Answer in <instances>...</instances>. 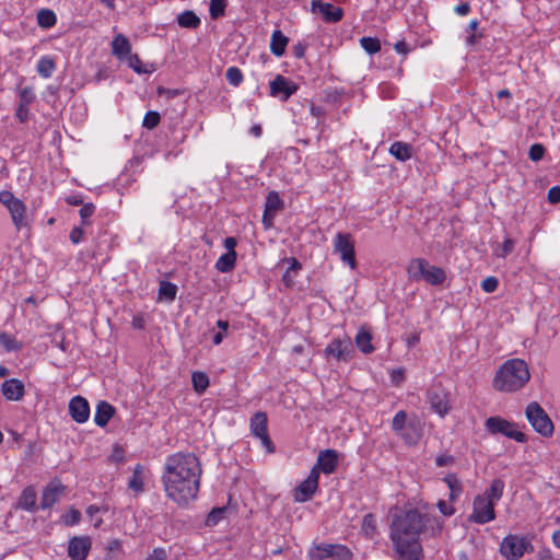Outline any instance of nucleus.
I'll list each match as a JSON object with an SVG mask.
<instances>
[{
  "label": "nucleus",
  "mask_w": 560,
  "mask_h": 560,
  "mask_svg": "<svg viewBox=\"0 0 560 560\" xmlns=\"http://www.w3.org/2000/svg\"><path fill=\"white\" fill-rule=\"evenodd\" d=\"M441 521L416 509L394 515L390 523L389 538L397 556L408 559H422L423 549L420 534L436 537L441 534Z\"/></svg>",
  "instance_id": "1"
},
{
  "label": "nucleus",
  "mask_w": 560,
  "mask_h": 560,
  "mask_svg": "<svg viewBox=\"0 0 560 560\" xmlns=\"http://www.w3.org/2000/svg\"><path fill=\"white\" fill-rule=\"evenodd\" d=\"M202 468L192 453L178 452L170 455L164 464L162 482L166 497L180 506L197 498Z\"/></svg>",
  "instance_id": "2"
},
{
  "label": "nucleus",
  "mask_w": 560,
  "mask_h": 560,
  "mask_svg": "<svg viewBox=\"0 0 560 560\" xmlns=\"http://www.w3.org/2000/svg\"><path fill=\"white\" fill-rule=\"evenodd\" d=\"M530 374L525 361L511 359L505 361L497 371L493 387L500 392H516L525 386Z\"/></svg>",
  "instance_id": "3"
},
{
  "label": "nucleus",
  "mask_w": 560,
  "mask_h": 560,
  "mask_svg": "<svg viewBox=\"0 0 560 560\" xmlns=\"http://www.w3.org/2000/svg\"><path fill=\"white\" fill-rule=\"evenodd\" d=\"M407 272L411 280L424 281L431 285H440L446 279L444 269L431 265L424 258H412L407 267Z\"/></svg>",
  "instance_id": "4"
},
{
  "label": "nucleus",
  "mask_w": 560,
  "mask_h": 560,
  "mask_svg": "<svg viewBox=\"0 0 560 560\" xmlns=\"http://www.w3.org/2000/svg\"><path fill=\"white\" fill-rule=\"evenodd\" d=\"M311 560H352V551L341 544H313L307 551Z\"/></svg>",
  "instance_id": "5"
},
{
  "label": "nucleus",
  "mask_w": 560,
  "mask_h": 560,
  "mask_svg": "<svg viewBox=\"0 0 560 560\" xmlns=\"http://www.w3.org/2000/svg\"><path fill=\"white\" fill-rule=\"evenodd\" d=\"M532 550L533 546L529 540L517 535H508L500 546V552L506 560H518Z\"/></svg>",
  "instance_id": "6"
},
{
  "label": "nucleus",
  "mask_w": 560,
  "mask_h": 560,
  "mask_svg": "<svg viewBox=\"0 0 560 560\" xmlns=\"http://www.w3.org/2000/svg\"><path fill=\"white\" fill-rule=\"evenodd\" d=\"M332 252L352 270L357 267L354 241L351 234L338 232L332 240Z\"/></svg>",
  "instance_id": "7"
},
{
  "label": "nucleus",
  "mask_w": 560,
  "mask_h": 560,
  "mask_svg": "<svg viewBox=\"0 0 560 560\" xmlns=\"http://www.w3.org/2000/svg\"><path fill=\"white\" fill-rule=\"evenodd\" d=\"M525 415L528 422L532 424L536 432L544 436H549L552 434L553 424L539 404L535 401L530 402L526 407Z\"/></svg>",
  "instance_id": "8"
},
{
  "label": "nucleus",
  "mask_w": 560,
  "mask_h": 560,
  "mask_svg": "<svg viewBox=\"0 0 560 560\" xmlns=\"http://www.w3.org/2000/svg\"><path fill=\"white\" fill-rule=\"evenodd\" d=\"M0 202L8 209L12 222L16 230L26 226V207L22 200L16 198L11 191H0Z\"/></svg>",
  "instance_id": "9"
},
{
  "label": "nucleus",
  "mask_w": 560,
  "mask_h": 560,
  "mask_svg": "<svg viewBox=\"0 0 560 560\" xmlns=\"http://www.w3.org/2000/svg\"><path fill=\"white\" fill-rule=\"evenodd\" d=\"M486 429L491 434H502L506 438L513 439L516 442H526V435L517 430L515 423L510 422L501 417H490L486 420Z\"/></svg>",
  "instance_id": "10"
},
{
  "label": "nucleus",
  "mask_w": 560,
  "mask_h": 560,
  "mask_svg": "<svg viewBox=\"0 0 560 560\" xmlns=\"http://www.w3.org/2000/svg\"><path fill=\"white\" fill-rule=\"evenodd\" d=\"M495 503L486 497L477 495L472 502V512L468 520L472 523L483 525L495 518Z\"/></svg>",
  "instance_id": "11"
},
{
  "label": "nucleus",
  "mask_w": 560,
  "mask_h": 560,
  "mask_svg": "<svg viewBox=\"0 0 560 560\" xmlns=\"http://www.w3.org/2000/svg\"><path fill=\"white\" fill-rule=\"evenodd\" d=\"M250 432L261 441L268 453L275 452V445L268 435V418L264 411H257L250 418Z\"/></svg>",
  "instance_id": "12"
},
{
  "label": "nucleus",
  "mask_w": 560,
  "mask_h": 560,
  "mask_svg": "<svg viewBox=\"0 0 560 560\" xmlns=\"http://www.w3.org/2000/svg\"><path fill=\"white\" fill-rule=\"evenodd\" d=\"M319 472L317 468H312L307 478L302 481L294 490V501L303 503L310 501L318 488Z\"/></svg>",
  "instance_id": "13"
},
{
  "label": "nucleus",
  "mask_w": 560,
  "mask_h": 560,
  "mask_svg": "<svg viewBox=\"0 0 560 560\" xmlns=\"http://www.w3.org/2000/svg\"><path fill=\"white\" fill-rule=\"evenodd\" d=\"M448 394L441 386H432L427 390V401L430 409L441 417L450 410Z\"/></svg>",
  "instance_id": "14"
},
{
  "label": "nucleus",
  "mask_w": 560,
  "mask_h": 560,
  "mask_svg": "<svg viewBox=\"0 0 560 560\" xmlns=\"http://www.w3.org/2000/svg\"><path fill=\"white\" fill-rule=\"evenodd\" d=\"M327 358H335L338 361L348 362L353 354V347L350 338H336L325 348Z\"/></svg>",
  "instance_id": "15"
},
{
  "label": "nucleus",
  "mask_w": 560,
  "mask_h": 560,
  "mask_svg": "<svg viewBox=\"0 0 560 560\" xmlns=\"http://www.w3.org/2000/svg\"><path fill=\"white\" fill-rule=\"evenodd\" d=\"M269 88L271 96L279 97L283 101H287L298 90L295 83L281 74H278L275 80L270 82Z\"/></svg>",
  "instance_id": "16"
},
{
  "label": "nucleus",
  "mask_w": 560,
  "mask_h": 560,
  "mask_svg": "<svg viewBox=\"0 0 560 560\" xmlns=\"http://www.w3.org/2000/svg\"><path fill=\"white\" fill-rule=\"evenodd\" d=\"M92 546L89 536H75L69 540L68 556L71 560H85Z\"/></svg>",
  "instance_id": "17"
},
{
  "label": "nucleus",
  "mask_w": 560,
  "mask_h": 560,
  "mask_svg": "<svg viewBox=\"0 0 560 560\" xmlns=\"http://www.w3.org/2000/svg\"><path fill=\"white\" fill-rule=\"evenodd\" d=\"M66 487L57 479L50 481L43 491L40 500V509H50L55 503L59 501L61 495L65 493Z\"/></svg>",
  "instance_id": "18"
},
{
  "label": "nucleus",
  "mask_w": 560,
  "mask_h": 560,
  "mask_svg": "<svg viewBox=\"0 0 560 560\" xmlns=\"http://www.w3.org/2000/svg\"><path fill=\"white\" fill-rule=\"evenodd\" d=\"M69 412L75 422L84 423L90 417L88 400L81 396L73 397L69 402Z\"/></svg>",
  "instance_id": "19"
},
{
  "label": "nucleus",
  "mask_w": 560,
  "mask_h": 560,
  "mask_svg": "<svg viewBox=\"0 0 560 560\" xmlns=\"http://www.w3.org/2000/svg\"><path fill=\"white\" fill-rule=\"evenodd\" d=\"M312 9L318 10L324 16V20L329 23L339 22L343 16V11L340 7L319 0L312 1Z\"/></svg>",
  "instance_id": "20"
},
{
  "label": "nucleus",
  "mask_w": 560,
  "mask_h": 560,
  "mask_svg": "<svg viewBox=\"0 0 560 560\" xmlns=\"http://www.w3.org/2000/svg\"><path fill=\"white\" fill-rule=\"evenodd\" d=\"M338 464V454L334 450L322 451L317 457V462L313 468H317L318 472L326 475L332 474Z\"/></svg>",
  "instance_id": "21"
},
{
  "label": "nucleus",
  "mask_w": 560,
  "mask_h": 560,
  "mask_svg": "<svg viewBox=\"0 0 560 560\" xmlns=\"http://www.w3.org/2000/svg\"><path fill=\"white\" fill-rule=\"evenodd\" d=\"M1 392L8 400L19 401L25 394L24 384L18 378H10L2 383Z\"/></svg>",
  "instance_id": "22"
},
{
  "label": "nucleus",
  "mask_w": 560,
  "mask_h": 560,
  "mask_svg": "<svg viewBox=\"0 0 560 560\" xmlns=\"http://www.w3.org/2000/svg\"><path fill=\"white\" fill-rule=\"evenodd\" d=\"M288 43L289 38L280 30H275L270 37V51L276 57H281L285 52Z\"/></svg>",
  "instance_id": "23"
},
{
  "label": "nucleus",
  "mask_w": 560,
  "mask_h": 560,
  "mask_svg": "<svg viewBox=\"0 0 560 560\" xmlns=\"http://www.w3.org/2000/svg\"><path fill=\"white\" fill-rule=\"evenodd\" d=\"M113 54L120 60H125L131 52V45L125 35H117L112 43Z\"/></svg>",
  "instance_id": "24"
},
{
  "label": "nucleus",
  "mask_w": 560,
  "mask_h": 560,
  "mask_svg": "<svg viewBox=\"0 0 560 560\" xmlns=\"http://www.w3.org/2000/svg\"><path fill=\"white\" fill-rule=\"evenodd\" d=\"M115 409L114 407L106 402V401H100L96 406L95 415H94V422L98 427H105L110 418L114 416Z\"/></svg>",
  "instance_id": "25"
},
{
  "label": "nucleus",
  "mask_w": 560,
  "mask_h": 560,
  "mask_svg": "<svg viewBox=\"0 0 560 560\" xmlns=\"http://www.w3.org/2000/svg\"><path fill=\"white\" fill-rule=\"evenodd\" d=\"M407 425V413L404 410L398 411L392 421V429L400 434V436L408 443L412 444L416 443L417 439L410 438L407 433H404L402 430Z\"/></svg>",
  "instance_id": "26"
},
{
  "label": "nucleus",
  "mask_w": 560,
  "mask_h": 560,
  "mask_svg": "<svg viewBox=\"0 0 560 560\" xmlns=\"http://www.w3.org/2000/svg\"><path fill=\"white\" fill-rule=\"evenodd\" d=\"M283 262L288 264V268L282 276V281L287 288H291L295 282V275L302 268V266L300 261L294 257L285 258L283 259Z\"/></svg>",
  "instance_id": "27"
},
{
  "label": "nucleus",
  "mask_w": 560,
  "mask_h": 560,
  "mask_svg": "<svg viewBox=\"0 0 560 560\" xmlns=\"http://www.w3.org/2000/svg\"><path fill=\"white\" fill-rule=\"evenodd\" d=\"M504 487V481L500 478H497L492 480L490 487L486 489V491L480 495L486 497L489 501L497 504V502L500 501L503 495Z\"/></svg>",
  "instance_id": "28"
},
{
  "label": "nucleus",
  "mask_w": 560,
  "mask_h": 560,
  "mask_svg": "<svg viewBox=\"0 0 560 560\" xmlns=\"http://www.w3.org/2000/svg\"><path fill=\"white\" fill-rule=\"evenodd\" d=\"M37 494L34 488L27 487L23 490L20 499L19 506L25 511L36 510Z\"/></svg>",
  "instance_id": "29"
},
{
  "label": "nucleus",
  "mask_w": 560,
  "mask_h": 560,
  "mask_svg": "<svg viewBox=\"0 0 560 560\" xmlns=\"http://www.w3.org/2000/svg\"><path fill=\"white\" fill-rule=\"evenodd\" d=\"M129 489L135 492H142L144 487V466L137 464L128 482Z\"/></svg>",
  "instance_id": "30"
},
{
  "label": "nucleus",
  "mask_w": 560,
  "mask_h": 560,
  "mask_svg": "<svg viewBox=\"0 0 560 560\" xmlns=\"http://www.w3.org/2000/svg\"><path fill=\"white\" fill-rule=\"evenodd\" d=\"M443 481L447 485L450 489V501H456L463 493L462 481L457 478L455 474H448L447 476L444 477Z\"/></svg>",
  "instance_id": "31"
},
{
  "label": "nucleus",
  "mask_w": 560,
  "mask_h": 560,
  "mask_svg": "<svg viewBox=\"0 0 560 560\" xmlns=\"http://www.w3.org/2000/svg\"><path fill=\"white\" fill-rule=\"evenodd\" d=\"M355 345L360 351L365 354L372 353L374 347L372 345V336L368 330L360 329L354 338Z\"/></svg>",
  "instance_id": "32"
},
{
  "label": "nucleus",
  "mask_w": 560,
  "mask_h": 560,
  "mask_svg": "<svg viewBox=\"0 0 560 560\" xmlns=\"http://www.w3.org/2000/svg\"><path fill=\"white\" fill-rule=\"evenodd\" d=\"M389 153L399 161H406L412 155V147L407 142H393Z\"/></svg>",
  "instance_id": "33"
},
{
  "label": "nucleus",
  "mask_w": 560,
  "mask_h": 560,
  "mask_svg": "<svg viewBox=\"0 0 560 560\" xmlns=\"http://www.w3.org/2000/svg\"><path fill=\"white\" fill-rule=\"evenodd\" d=\"M177 23L185 28H197L201 21L194 11L186 10L177 15Z\"/></svg>",
  "instance_id": "34"
},
{
  "label": "nucleus",
  "mask_w": 560,
  "mask_h": 560,
  "mask_svg": "<svg viewBox=\"0 0 560 560\" xmlns=\"http://www.w3.org/2000/svg\"><path fill=\"white\" fill-rule=\"evenodd\" d=\"M236 253H225L219 257L215 268L220 272H230L234 269L236 262Z\"/></svg>",
  "instance_id": "35"
},
{
  "label": "nucleus",
  "mask_w": 560,
  "mask_h": 560,
  "mask_svg": "<svg viewBox=\"0 0 560 560\" xmlns=\"http://www.w3.org/2000/svg\"><path fill=\"white\" fill-rule=\"evenodd\" d=\"M55 69H56V63L50 57L43 56L39 58V60L37 62V72L40 77H43L45 79L50 78L52 75Z\"/></svg>",
  "instance_id": "36"
},
{
  "label": "nucleus",
  "mask_w": 560,
  "mask_h": 560,
  "mask_svg": "<svg viewBox=\"0 0 560 560\" xmlns=\"http://www.w3.org/2000/svg\"><path fill=\"white\" fill-rule=\"evenodd\" d=\"M0 345L9 352L22 348V343L14 336L5 331L0 332Z\"/></svg>",
  "instance_id": "37"
},
{
  "label": "nucleus",
  "mask_w": 560,
  "mask_h": 560,
  "mask_svg": "<svg viewBox=\"0 0 560 560\" xmlns=\"http://www.w3.org/2000/svg\"><path fill=\"white\" fill-rule=\"evenodd\" d=\"M37 22L42 27L49 28L56 24L57 18L51 10L43 9L37 13Z\"/></svg>",
  "instance_id": "38"
},
{
  "label": "nucleus",
  "mask_w": 560,
  "mask_h": 560,
  "mask_svg": "<svg viewBox=\"0 0 560 560\" xmlns=\"http://www.w3.org/2000/svg\"><path fill=\"white\" fill-rule=\"evenodd\" d=\"M191 382L194 389L198 394L203 393L209 386V377L203 372H194L191 376Z\"/></svg>",
  "instance_id": "39"
},
{
  "label": "nucleus",
  "mask_w": 560,
  "mask_h": 560,
  "mask_svg": "<svg viewBox=\"0 0 560 560\" xmlns=\"http://www.w3.org/2000/svg\"><path fill=\"white\" fill-rule=\"evenodd\" d=\"M283 208V201L277 191H270L266 198L265 209L269 212L277 213Z\"/></svg>",
  "instance_id": "40"
},
{
  "label": "nucleus",
  "mask_w": 560,
  "mask_h": 560,
  "mask_svg": "<svg viewBox=\"0 0 560 560\" xmlns=\"http://www.w3.org/2000/svg\"><path fill=\"white\" fill-rule=\"evenodd\" d=\"M177 293V287L168 281H161L159 288V296L166 301H173Z\"/></svg>",
  "instance_id": "41"
},
{
  "label": "nucleus",
  "mask_w": 560,
  "mask_h": 560,
  "mask_svg": "<svg viewBox=\"0 0 560 560\" xmlns=\"http://www.w3.org/2000/svg\"><path fill=\"white\" fill-rule=\"evenodd\" d=\"M228 0H210L209 12L213 20L224 15Z\"/></svg>",
  "instance_id": "42"
},
{
  "label": "nucleus",
  "mask_w": 560,
  "mask_h": 560,
  "mask_svg": "<svg viewBox=\"0 0 560 560\" xmlns=\"http://www.w3.org/2000/svg\"><path fill=\"white\" fill-rule=\"evenodd\" d=\"M361 47L369 54L373 55L381 50V43L375 37H362L360 39Z\"/></svg>",
  "instance_id": "43"
},
{
  "label": "nucleus",
  "mask_w": 560,
  "mask_h": 560,
  "mask_svg": "<svg viewBox=\"0 0 560 560\" xmlns=\"http://www.w3.org/2000/svg\"><path fill=\"white\" fill-rule=\"evenodd\" d=\"M125 60L127 61L128 66L139 74L152 72V70H148L142 66V62L138 55H133L130 52V55H128Z\"/></svg>",
  "instance_id": "44"
},
{
  "label": "nucleus",
  "mask_w": 560,
  "mask_h": 560,
  "mask_svg": "<svg viewBox=\"0 0 560 560\" xmlns=\"http://www.w3.org/2000/svg\"><path fill=\"white\" fill-rule=\"evenodd\" d=\"M362 530L365 536L372 537L376 532V521L373 514H366L362 521Z\"/></svg>",
  "instance_id": "45"
},
{
  "label": "nucleus",
  "mask_w": 560,
  "mask_h": 560,
  "mask_svg": "<svg viewBox=\"0 0 560 560\" xmlns=\"http://www.w3.org/2000/svg\"><path fill=\"white\" fill-rule=\"evenodd\" d=\"M226 509L215 508L213 509L206 518V525L209 527L215 526L220 521L223 520Z\"/></svg>",
  "instance_id": "46"
},
{
  "label": "nucleus",
  "mask_w": 560,
  "mask_h": 560,
  "mask_svg": "<svg viewBox=\"0 0 560 560\" xmlns=\"http://www.w3.org/2000/svg\"><path fill=\"white\" fill-rule=\"evenodd\" d=\"M225 78L233 86H238L243 82V73L237 67L228 68Z\"/></svg>",
  "instance_id": "47"
},
{
  "label": "nucleus",
  "mask_w": 560,
  "mask_h": 560,
  "mask_svg": "<svg viewBox=\"0 0 560 560\" xmlns=\"http://www.w3.org/2000/svg\"><path fill=\"white\" fill-rule=\"evenodd\" d=\"M61 518L66 526H73L80 522L81 513L79 510L71 508Z\"/></svg>",
  "instance_id": "48"
},
{
  "label": "nucleus",
  "mask_w": 560,
  "mask_h": 560,
  "mask_svg": "<svg viewBox=\"0 0 560 560\" xmlns=\"http://www.w3.org/2000/svg\"><path fill=\"white\" fill-rule=\"evenodd\" d=\"M19 104L30 106L35 100L34 90L30 86L23 88L19 93Z\"/></svg>",
  "instance_id": "49"
},
{
  "label": "nucleus",
  "mask_w": 560,
  "mask_h": 560,
  "mask_svg": "<svg viewBox=\"0 0 560 560\" xmlns=\"http://www.w3.org/2000/svg\"><path fill=\"white\" fill-rule=\"evenodd\" d=\"M161 116L158 112L149 110L143 118L142 126L147 129L155 128L160 122Z\"/></svg>",
  "instance_id": "50"
},
{
  "label": "nucleus",
  "mask_w": 560,
  "mask_h": 560,
  "mask_svg": "<svg viewBox=\"0 0 560 560\" xmlns=\"http://www.w3.org/2000/svg\"><path fill=\"white\" fill-rule=\"evenodd\" d=\"M481 289L487 293H492L498 289L499 281L495 277H487L481 281Z\"/></svg>",
  "instance_id": "51"
},
{
  "label": "nucleus",
  "mask_w": 560,
  "mask_h": 560,
  "mask_svg": "<svg viewBox=\"0 0 560 560\" xmlns=\"http://www.w3.org/2000/svg\"><path fill=\"white\" fill-rule=\"evenodd\" d=\"M544 153L545 148L539 143L533 144L529 149V158L534 162L540 161L544 156Z\"/></svg>",
  "instance_id": "52"
},
{
  "label": "nucleus",
  "mask_w": 560,
  "mask_h": 560,
  "mask_svg": "<svg viewBox=\"0 0 560 560\" xmlns=\"http://www.w3.org/2000/svg\"><path fill=\"white\" fill-rule=\"evenodd\" d=\"M454 463L455 458L450 454H441L435 458L436 467L452 466Z\"/></svg>",
  "instance_id": "53"
},
{
  "label": "nucleus",
  "mask_w": 560,
  "mask_h": 560,
  "mask_svg": "<svg viewBox=\"0 0 560 560\" xmlns=\"http://www.w3.org/2000/svg\"><path fill=\"white\" fill-rule=\"evenodd\" d=\"M145 560H167V553L163 548H154Z\"/></svg>",
  "instance_id": "54"
},
{
  "label": "nucleus",
  "mask_w": 560,
  "mask_h": 560,
  "mask_svg": "<svg viewBox=\"0 0 560 560\" xmlns=\"http://www.w3.org/2000/svg\"><path fill=\"white\" fill-rule=\"evenodd\" d=\"M390 381L395 385H399L405 381V371L402 369H394L390 372Z\"/></svg>",
  "instance_id": "55"
},
{
  "label": "nucleus",
  "mask_w": 560,
  "mask_h": 560,
  "mask_svg": "<svg viewBox=\"0 0 560 560\" xmlns=\"http://www.w3.org/2000/svg\"><path fill=\"white\" fill-rule=\"evenodd\" d=\"M94 211L95 207L93 203L83 205L79 211L82 221L85 222V220L90 218L94 213Z\"/></svg>",
  "instance_id": "56"
},
{
  "label": "nucleus",
  "mask_w": 560,
  "mask_h": 560,
  "mask_svg": "<svg viewBox=\"0 0 560 560\" xmlns=\"http://www.w3.org/2000/svg\"><path fill=\"white\" fill-rule=\"evenodd\" d=\"M436 505L439 511L445 516H452L455 513V509L443 500H440Z\"/></svg>",
  "instance_id": "57"
},
{
  "label": "nucleus",
  "mask_w": 560,
  "mask_h": 560,
  "mask_svg": "<svg viewBox=\"0 0 560 560\" xmlns=\"http://www.w3.org/2000/svg\"><path fill=\"white\" fill-rule=\"evenodd\" d=\"M30 106L20 105L16 108L15 116L21 122H24L28 119Z\"/></svg>",
  "instance_id": "58"
},
{
  "label": "nucleus",
  "mask_w": 560,
  "mask_h": 560,
  "mask_svg": "<svg viewBox=\"0 0 560 560\" xmlns=\"http://www.w3.org/2000/svg\"><path fill=\"white\" fill-rule=\"evenodd\" d=\"M513 248H514V242L512 240H510V238H506L503 242L502 247H501V252L498 253V256L505 257L510 253H512Z\"/></svg>",
  "instance_id": "59"
},
{
  "label": "nucleus",
  "mask_w": 560,
  "mask_h": 560,
  "mask_svg": "<svg viewBox=\"0 0 560 560\" xmlns=\"http://www.w3.org/2000/svg\"><path fill=\"white\" fill-rule=\"evenodd\" d=\"M548 201L550 203H558L560 201V186H553L549 189Z\"/></svg>",
  "instance_id": "60"
},
{
  "label": "nucleus",
  "mask_w": 560,
  "mask_h": 560,
  "mask_svg": "<svg viewBox=\"0 0 560 560\" xmlns=\"http://www.w3.org/2000/svg\"><path fill=\"white\" fill-rule=\"evenodd\" d=\"M276 217V213L267 211V209L264 210L262 214V224L265 229H270L273 225V219Z\"/></svg>",
  "instance_id": "61"
},
{
  "label": "nucleus",
  "mask_w": 560,
  "mask_h": 560,
  "mask_svg": "<svg viewBox=\"0 0 560 560\" xmlns=\"http://www.w3.org/2000/svg\"><path fill=\"white\" fill-rule=\"evenodd\" d=\"M83 236V230L81 228H73L70 232L69 238L73 244L80 243L81 238Z\"/></svg>",
  "instance_id": "62"
},
{
  "label": "nucleus",
  "mask_w": 560,
  "mask_h": 560,
  "mask_svg": "<svg viewBox=\"0 0 560 560\" xmlns=\"http://www.w3.org/2000/svg\"><path fill=\"white\" fill-rule=\"evenodd\" d=\"M394 49L396 50V52H398L400 55H407L410 51V48L404 40H398L394 45Z\"/></svg>",
  "instance_id": "63"
},
{
  "label": "nucleus",
  "mask_w": 560,
  "mask_h": 560,
  "mask_svg": "<svg viewBox=\"0 0 560 560\" xmlns=\"http://www.w3.org/2000/svg\"><path fill=\"white\" fill-rule=\"evenodd\" d=\"M306 45L298 43L293 46V54L296 58H303L305 56Z\"/></svg>",
  "instance_id": "64"
}]
</instances>
